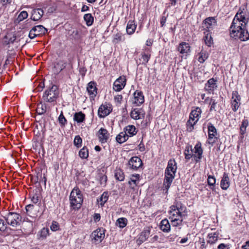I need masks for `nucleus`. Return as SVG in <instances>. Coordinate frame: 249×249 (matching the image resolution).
Returning <instances> with one entry per match:
<instances>
[{
  "label": "nucleus",
  "mask_w": 249,
  "mask_h": 249,
  "mask_svg": "<svg viewBox=\"0 0 249 249\" xmlns=\"http://www.w3.org/2000/svg\"><path fill=\"white\" fill-rule=\"evenodd\" d=\"M28 13L25 11H23L19 14L17 19L19 21H21L24 19L28 17Z\"/></svg>",
  "instance_id": "obj_48"
},
{
  "label": "nucleus",
  "mask_w": 249,
  "mask_h": 249,
  "mask_svg": "<svg viewBox=\"0 0 249 249\" xmlns=\"http://www.w3.org/2000/svg\"><path fill=\"white\" fill-rule=\"evenodd\" d=\"M86 71H87V70L85 68H80V70H79V73H80V75L82 77H84L85 75Z\"/></svg>",
  "instance_id": "obj_62"
},
{
  "label": "nucleus",
  "mask_w": 249,
  "mask_h": 249,
  "mask_svg": "<svg viewBox=\"0 0 249 249\" xmlns=\"http://www.w3.org/2000/svg\"><path fill=\"white\" fill-rule=\"evenodd\" d=\"M84 19L87 26H91L93 22L94 18L91 14H86L84 16Z\"/></svg>",
  "instance_id": "obj_39"
},
{
  "label": "nucleus",
  "mask_w": 249,
  "mask_h": 249,
  "mask_svg": "<svg viewBox=\"0 0 249 249\" xmlns=\"http://www.w3.org/2000/svg\"><path fill=\"white\" fill-rule=\"evenodd\" d=\"M58 121L62 126H65L67 123V120L63 115L62 111L61 112V113L58 117Z\"/></svg>",
  "instance_id": "obj_49"
},
{
  "label": "nucleus",
  "mask_w": 249,
  "mask_h": 249,
  "mask_svg": "<svg viewBox=\"0 0 249 249\" xmlns=\"http://www.w3.org/2000/svg\"><path fill=\"white\" fill-rule=\"evenodd\" d=\"M150 231L151 229L150 227H147L145 228L139 237V241L141 243L145 241L150 235Z\"/></svg>",
  "instance_id": "obj_20"
},
{
  "label": "nucleus",
  "mask_w": 249,
  "mask_h": 249,
  "mask_svg": "<svg viewBox=\"0 0 249 249\" xmlns=\"http://www.w3.org/2000/svg\"><path fill=\"white\" fill-rule=\"evenodd\" d=\"M47 107L45 104L40 102L37 105L36 112L39 115L44 114L46 111Z\"/></svg>",
  "instance_id": "obj_36"
},
{
  "label": "nucleus",
  "mask_w": 249,
  "mask_h": 249,
  "mask_svg": "<svg viewBox=\"0 0 249 249\" xmlns=\"http://www.w3.org/2000/svg\"><path fill=\"white\" fill-rule=\"evenodd\" d=\"M70 200L71 206L74 209L80 208L83 202V197L81 191L78 188H74L71 191Z\"/></svg>",
  "instance_id": "obj_5"
},
{
  "label": "nucleus",
  "mask_w": 249,
  "mask_h": 249,
  "mask_svg": "<svg viewBox=\"0 0 249 249\" xmlns=\"http://www.w3.org/2000/svg\"><path fill=\"white\" fill-rule=\"evenodd\" d=\"M243 249H249V241L246 242V244L242 246Z\"/></svg>",
  "instance_id": "obj_64"
},
{
  "label": "nucleus",
  "mask_w": 249,
  "mask_h": 249,
  "mask_svg": "<svg viewBox=\"0 0 249 249\" xmlns=\"http://www.w3.org/2000/svg\"><path fill=\"white\" fill-rule=\"evenodd\" d=\"M51 229L53 231H56L59 229V224L56 222L53 221L51 226Z\"/></svg>",
  "instance_id": "obj_53"
},
{
  "label": "nucleus",
  "mask_w": 249,
  "mask_h": 249,
  "mask_svg": "<svg viewBox=\"0 0 249 249\" xmlns=\"http://www.w3.org/2000/svg\"><path fill=\"white\" fill-rule=\"evenodd\" d=\"M128 135L126 133V131H123L120 133L116 138V141L119 143H122L126 141L128 139Z\"/></svg>",
  "instance_id": "obj_25"
},
{
  "label": "nucleus",
  "mask_w": 249,
  "mask_h": 249,
  "mask_svg": "<svg viewBox=\"0 0 249 249\" xmlns=\"http://www.w3.org/2000/svg\"><path fill=\"white\" fill-rule=\"evenodd\" d=\"M142 165V162L141 159L137 156L132 157L128 162L129 168L134 170H137Z\"/></svg>",
  "instance_id": "obj_11"
},
{
  "label": "nucleus",
  "mask_w": 249,
  "mask_h": 249,
  "mask_svg": "<svg viewBox=\"0 0 249 249\" xmlns=\"http://www.w3.org/2000/svg\"><path fill=\"white\" fill-rule=\"evenodd\" d=\"M241 97L236 91H233L232 93L231 108L234 112H236L239 108L241 103Z\"/></svg>",
  "instance_id": "obj_10"
},
{
  "label": "nucleus",
  "mask_w": 249,
  "mask_h": 249,
  "mask_svg": "<svg viewBox=\"0 0 249 249\" xmlns=\"http://www.w3.org/2000/svg\"><path fill=\"white\" fill-rule=\"evenodd\" d=\"M140 56L141 57L139 58L140 63L145 65L148 62L151 54L148 53H142Z\"/></svg>",
  "instance_id": "obj_32"
},
{
  "label": "nucleus",
  "mask_w": 249,
  "mask_h": 249,
  "mask_svg": "<svg viewBox=\"0 0 249 249\" xmlns=\"http://www.w3.org/2000/svg\"><path fill=\"white\" fill-rule=\"evenodd\" d=\"M79 155L82 159H87L89 156V151L86 147H83L79 152Z\"/></svg>",
  "instance_id": "obj_45"
},
{
  "label": "nucleus",
  "mask_w": 249,
  "mask_h": 249,
  "mask_svg": "<svg viewBox=\"0 0 249 249\" xmlns=\"http://www.w3.org/2000/svg\"><path fill=\"white\" fill-rule=\"evenodd\" d=\"M193 151L192 146H187L186 147L184 152L186 159L189 160L193 156Z\"/></svg>",
  "instance_id": "obj_38"
},
{
  "label": "nucleus",
  "mask_w": 249,
  "mask_h": 249,
  "mask_svg": "<svg viewBox=\"0 0 249 249\" xmlns=\"http://www.w3.org/2000/svg\"><path fill=\"white\" fill-rule=\"evenodd\" d=\"M186 207L180 201L177 200L170 207L169 211L171 224L173 227L180 226L182 224L183 217L186 215Z\"/></svg>",
  "instance_id": "obj_2"
},
{
  "label": "nucleus",
  "mask_w": 249,
  "mask_h": 249,
  "mask_svg": "<svg viewBox=\"0 0 249 249\" xmlns=\"http://www.w3.org/2000/svg\"><path fill=\"white\" fill-rule=\"evenodd\" d=\"M85 118V115L82 112H76L74 115L73 119L78 123H82Z\"/></svg>",
  "instance_id": "obj_35"
},
{
  "label": "nucleus",
  "mask_w": 249,
  "mask_h": 249,
  "mask_svg": "<svg viewBox=\"0 0 249 249\" xmlns=\"http://www.w3.org/2000/svg\"><path fill=\"white\" fill-rule=\"evenodd\" d=\"M47 31V30L42 25H39L35 26L33 28L32 32H36V34L37 36L41 34H45Z\"/></svg>",
  "instance_id": "obj_33"
},
{
  "label": "nucleus",
  "mask_w": 249,
  "mask_h": 249,
  "mask_svg": "<svg viewBox=\"0 0 249 249\" xmlns=\"http://www.w3.org/2000/svg\"><path fill=\"white\" fill-rule=\"evenodd\" d=\"M218 233L215 232L213 233H210L207 236V242L208 243L213 244L215 243L218 240Z\"/></svg>",
  "instance_id": "obj_29"
},
{
  "label": "nucleus",
  "mask_w": 249,
  "mask_h": 249,
  "mask_svg": "<svg viewBox=\"0 0 249 249\" xmlns=\"http://www.w3.org/2000/svg\"><path fill=\"white\" fill-rule=\"evenodd\" d=\"M98 133L100 142L101 143L107 142L109 138V134L108 133L107 129L103 128H101L99 129Z\"/></svg>",
  "instance_id": "obj_16"
},
{
  "label": "nucleus",
  "mask_w": 249,
  "mask_h": 249,
  "mask_svg": "<svg viewBox=\"0 0 249 249\" xmlns=\"http://www.w3.org/2000/svg\"><path fill=\"white\" fill-rule=\"evenodd\" d=\"M134 103L137 106L142 104L144 101V96L142 91H136L134 93Z\"/></svg>",
  "instance_id": "obj_18"
},
{
  "label": "nucleus",
  "mask_w": 249,
  "mask_h": 249,
  "mask_svg": "<svg viewBox=\"0 0 249 249\" xmlns=\"http://www.w3.org/2000/svg\"><path fill=\"white\" fill-rule=\"evenodd\" d=\"M127 223V220L126 218L121 217L118 218L116 222V226L119 227L120 228H123L125 227Z\"/></svg>",
  "instance_id": "obj_37"
},
{
  "label": "nucleus",
  "mask_w": 249,
  "mask_h": 249,
  "mask_svg": "<svg viewBox=\"0 0 249 249\" xmlns=\"http://www.w3.org/2000/svg\"><path fill=\"white\" fill-rule=\"evenodd\" d=\"M160 228L163 232H169L171 228L169 221L167 219H163L160 222Z\"/></svg>",
  "instance_id": "obj_28"
},
{
  "label": "nucleus",
  "mask_w": 249,
  "mask_h": 249,
  "mask_svg": "<svg viewBox=\"0 0 249 249\" xmlns=\"http://www.w3.org/2000/svg\"><path fill=\"white\" fill-rule=\"evenodd\" d=\"M111 111L110 107L107 105H102L98 109V116L100 118H104Z\"/></svg>",
  "instance_id": "obj_12"
},
{
  "label": "nucleus",
  "mask_w": 249,
  "mask_h": 249,
  "mask_svg": "<svg viewBox=\"0 0 249 249\" xmlns=\"http://www.w3.org/2000/svg\"><path fill=\"white\" fill-rule=\"evenodd\" d=\"M125 40L124 35H123L120 32H118L117 34L113 35L112 42L113 43L116 44H118L121 42H124Z\"/></svg>",
  "instance_id": "obj_24"
},
{
  "label": "nucleus",
  "mask_w": 249,
  "mask_h": 249,
  "mask_svg": "<svg viewBox=\"0 0 249 249\" xmlns=\"http://www.w3.org/2000/svg\"><path fill=\"white\" fill-rule=\"evenodd\" d=\"M4 217L7 224L14 227L19 225L21 220V216L20 214L14 212L9 213Z\"/></svg>",
  "instance_id": "obj_7"
},
{
  "label": "nucleus",
  "mask_w": 249,
  "mask_h": 249,
  "mask_svg": "<svg viewBox=\"0 0 249 249\" xmlns=\"http://www.w3.org/2000/svg\"><path fill=\"white\" fill-rule=\"evenodd\" d=\"M208 53L206 51L202 50L197 55V56H198L197 60L200 63H203L208 58Z\"/></svg>",
  "instance_id": "obj_31"
},
{
  "label": "nucleus",
  "mask_w": 249,
  "mask_h": 249,
  "mask_svg": "<svg viewBox=\"0 0 249 249\" xmlns=\"http://www.w3.org/2000/svg\"><path fill=\"white\" fill-rule=\"evenodd\" d=\"M205 24L207 25V28H211V26L216 24V20L213 17H209L206 18L204 20Z\"/></svg>",
  "instance_id": "obj_42"
},
{
  "label": "nucleus",
  "mask_w": 249,
  "mask_h": 249,
  "mask_svg": "<svg viewBox=\"0 0 249 249\" xmlns=\"http://www.w3.org/2000/svg\"><path fill=\"white\" fill-rule=\"evenodd\" d=\"M43 14V10L41 8L34 9L32 12L31 19L34 21H37L41 18Z\"/></svg>",
  "instance_id": "obj_21"
},
{
  "label": "nucleus",
  "mask_w": 249,
  "mask_h": 249,
  "mask_svg": "<svg viewBox=\"0 0 249 249\" xmlns=\"http://www.w3.org/2000/svg\"><path fill=\"white\" fill-rule=\"evenodd\" d=\"M195 156L197 157L198 159L202 158V155L203 153V150L201 148V144L200 142H198L196 144L195 147Z\"/></svg>",
  "instance_id": "obj_30"
},
{
  "label": "nucleus",
  "mask_w": 249,
  "mask_h": 249,
  "mask_svg": "<svg viewBox=\"0 0 249 249\" xmlns=\"http://www.w3.org/2000/svg\"><path fill=\"white\" fill-rule=\"evenodd\" d=\"M96 86V84L94 82L91 81L88 83L87 87V90L92 98L95 97L97 94V88Z\"/></svg>",
  "instance_id": "obj_15"
},
{
  "label": "nucleus",
  "mask_w": 249,
  "mask_h": 249,
  "mask_svg": "<svg viewBox=\"0 0 249 249\" xmlns=\"http://www.w3.org/2000/svg\"><path fill=\"white\" fill-rule=\"evenodd\" d=\"M107 181V177L105 175H102L100 177V184L103 186H105L106 184Z\"/></svg>",
  "instance_id": "obj_52"
},
{
  "label": "nucleus",
  "mask_w": 249,
  "mask_h": 249,
  "mask_svg": "<svg viewBox=\"0 0 249 249\" xmlns=\"http://www.w3.org/2000/svg\"><path fill=\"white\" fill-rule=\"evenodd\" d=\"M82 140L81 137L79 136H76L74 138L73 143L75 146L77 147H80L81 146V143Z\"/></svg>",
  "instance_id": "obj_47"
},
{
  "label": "nucleus",
  "mask_w": 249,
  "mask_h": 249,
  "mask_svg": "<svg viewBox=\"0 0 249 249\" xmlns=\"http://www.w3.org/2000/svg\"><path fill=\"white\" fill-rule=\"evenodd\" d=\"M249 19L246 18L243 12L238 11L235 16L230 27V35L235 39H239L241 41L249 39V34L246 29V25Z\"/></svg>",
  "instance_id": "obj_1"
},
{
  "label": "nucleus",
  "mask_w": 249,
  "mask_h": 249,
  "mask_svg": "<svg viewBox=\"0 0 249 249\" xmlns=\"http://www.w3.org/2000/svg\"><path fill=\"white\" fill-rule=\"evenodd\" d=\"M6 224L3 220L0 219V231H4L6 229Z\"/></svg>",
  "instance_id": "obj_56"
},
{
  "label": "nucleus",
  "mask_w": 249,
  "mask_h": 249,
  "mask_svg": "<svg viewBox=\"0 0 249 249\" xmlns=\"http://www.w3.org/2000/svg\"><path fill=\"white\" fill-rule=\"evenodd\" d=\"M65 67V64L61 61H58L53 64L52 68L54 74H58Z\"/></svg>",
  "instance_id": "obj_22"
},
{
  "label": "nucleus",
  "mask_w": 249,
  "mask_h": 249,
  "mask_svg": "<svg viewBox=\"0 0 249 249\" xmlns=\"http://www.w3.org/2000/svg\"><path fill=\"white\" fill-rule=\"evenodd\" d=\"M33 31V28L31 29V30L30 31L29 36L31 39H33L35 37L37 36V34H36V32H32Z\"/></svg>",
  "instance_id": "obj_58"
},
{
  "label": "nucleus",
  "mask_w": 249,
  "mask_h": 249,
  "mask_svg": "<svg viewBox=\"0 0 249 249\" xmlns=\"http://www.w3.org/2000/svg\"><path fill=\"white\" fill-rule=\"evenodd\" d=\"M249 125V121L247 119H244L242 121L241 125L240 126V134L244 135L246 132V128Z\"/></svg>",
  "instance_id": "obj_41"
},
{
  "label": "nucleus",
  "mask_w": 249,
  "mask_h": 249,
  "mask_svg": "<svg viewBox=\"0 0 249 249\" xmlns=\"http://www.w3.org/2000/svg\"><path fill=\"white\" fill-rule=\"evenodd\" d=\"M115 177L117 180L121 181H123L124 178V172L121 169H118L116 170Z\"/></svg>",
  "instance_id": "obj_44"
},
{
  "label": "nucleus",
  "mask_w": 249,
  "mask_h": 249,
  "mask_svg": "<svg viewBox=\"0 0 249 249\" xmlns=\"http://www.w3.org/2000/svg\"><path fill=\"white\" fill-rule=\"evenodd\" d=\"M105 230L103 228H99L92 232L91 235L92 241L95 243H99L104 239Z\"/></svg>",
  "instance_id": "obj_8"
},
{
  "label": "nucleus",
  "mask_w": 249,
  "mask_h": 249,
  "mask_svg": "<svg viewBox=\"0 0 249 249\" xmlns=\"http://www.w3.org/2000/svg\"><path fill=\"white\" fill-rule=\"evenodd\" d=\"M130 115L135 120L142 119L144 117L143 111L141 109H134L131 111Z\"/></svg>",
  "instance_id": "obj_19"
},
{
  "label": "nucleus",
  "mask_w": 249,
  "mask_h": 249,
  "mask_svg": "<svg viewBox=\"0 0 249 249\" xmlns=\"http://www.w3.org/2000/svg\"><path fill=\"white\" fill-rule=\"evenodd\" d=\"M122 98V95H117L114 97V100L117 103H121Z\"/></svg>",
  "instance_id": "obj_57"
},
{
  "label": "nucleus",
  "mask_w": 249,
  "mask_h": 249,
  "mask_svg": "<svg viewBox=\"0 0 249 249\" xmlns=\"http://www.w3.org/2000/svg\"><path fill=\"white\" fill-rule=\"evenodd\" d=\"M94 220L95 222L99 221L100 220L101 216L99 213H95L94 214Z\"/></svg>",
  "instance_id": "obj_63"
},
{
  "label": "nucleus",
  "mask_w": 249,
  "mask_h": 249,
  "mask_svg": "<svg viewBox=\"0 0 249 249\" xmlns=\"http://www.w3.org/2000/svg\"><path fill=\"white\" fill-rule=\"evenodd\" d=\"M45 79H43V80L42 81L36 82V84H37V89L38 91H42L43 88L45 87Z\"/></svg>",
  "instance_id": "obj_51"
},
{
  "label": "nucleus",
  "mask_w": 249,
  "mask_h": 249,
  "mask_svg": "<svg viewBox=\"0 0 249 249\" xmlns=\"http://www.w3.org/2000/svg\"><path fill=\"white\" fill-rule=\"evenodd\" d=\"M49 229L43 228L40 232V237L42 238H46L49 235Z\"/></svg>",
  "instance_id": "obj_50"
},
{
  "label": "nucleus",
  "mask_w": 249,
  "mask_h": 249,
  "mask_svg": "<svg viewBox=\"0 0 249 249\" xmlns=\"http://www.w3.org/2000/svg\"><path fill=\"white\" fill-rule=\"evenodd\" d=\"M31 200L32 202L35 204H36L39 202V197L37 194H34L31 197Z\"/></svg>",
  "instance_id": "obj_54"
},
{
  "label": "nucleus",
  "mask_w": 249,
  "mask_h": 249,
  "mask_svg": "<svg viewBox=\"0 0 249 249\" xmlns=\"http://www.w3.org/2000/svg\"><path fill=\"white\" fill-rule=\"evenodd\" d=\"M178 49L180 53L185 56H187L190 52V46L189 44L185 42H181L179 44Z\"/></svg>",
  "instance_id": "obj_13"
},
{
  "label": "nucleus",
  "mask_w": 249,
  "mask_h": 249,
  "mask_svg": "<svg viewBox=\"0 0 249 249\" xmlns=\"http://www.w3.org/2000/svg\"><path fill=\"white\" fill-rule=\"evenodd\" d=\"M126 84V79H116L113 83V89L120 91L124 88Z\"/></svg>",
  "instance_id": "obj_14"
},
{
  "label": "nucleus",
  "mask_w": 249,
  "mask_h": 249,
  "mask_svg": "<svg viewBox=\"0 0 249 249\" xmlns=\"http://www.w3.org/2000/svg\"><path fill=\"white\" fill-rule=\"evenodd\" d=\"M166 19H167L166 17L164 16H162V17L161 18L160 22L161 27H163L165 25L166 21Z\"/></svg>",
  "instance_id": "obj_60"
},
{
  "label": "nucleus",
  "mask_w": 249,
  "mask_h": 249,
  "mask_svg": "<svg viewBox=\"0 0 249 249\" xmlns=\"http://www.w3.org/2000/svg\"><path fill=\"white\" fill-rule=\"evenodd\" d=\"M177 162L175 159H171L168 162L167 167L165 171V178L162 190L167 194L171 184L175 178L177 171Z\"/></svg>",
  "instance_id": "obj_3"
},
{
  "label": "nucleus",
  "mask_w": 249,
  "mask_h": 249,
  "mask_svg": "<svg viewBox=\"0 0 249 249\" xmlns=\"http://www.w3.org/2000/svg\"><path fill=\"white\" fill-rule=\"evenodd\" d=\"M217 248L218 249H229V248L228 247V246L223 243L219 244Z\"/></svg>",
  "instance_id": "obj_61"
},
{
  "label": "nucleus",
  "mask_w": 249,
  "mask_h": 249,
  "mask_svg": "<svg viewBox=\"0 0 249 249\" xmlns=\"http://www.w3.org/2000/svg\"><path fill=\"white\" fill-rule=\"evenodd\" d=\"M46 87L49 89L45 91L43 95V98L48 102H53L55 101L59 94L57 87L53 84L52 80H49L48 83H46Z\"/></svg>",
  "instance_id": "obj_4"
},
{
  "label": "nucleus",
  "mask_w": 249,
  "mask_h": 249,
  "mask_svg": "<svg viewBox=\"0 0 249 249\" xmlns=\"http://www.w3.org/2000/svg\"><path fill=\"white\" fill-rule=\"evenodd\" d=\"M137 25L135 24L134 20H129L127 22L126 26V32L128 35H132L136 29Z\"/></svg>",
  "instance_id": "obj_23"
},
{
  "label": "nucleus",
  "mask_w": 249,
  "mask_h": 249,
  "mask_svg": "<svg viewBox=\"0 0 249 249\" xmlns=\"http://www.w3.org/2000/svg\"><path fill=\"white\" fill-rule=\"evenodd\" d=\"M201 110L200 108L197 107L195 110L191 111L189 119L187 121V130L189 131H192L194 129V125L199 120V117L200 115Z\"/></svg>",
  "instance_id": "obj_6"
},
{
  "label": "nucleus",
  "mask_w": 249,
  "mask_h": 249,
  "mask_svg": "<svg viewBox=\"0 0 249 249\" xmlns=\"http://www.w3.org/2000/svg\"><path fill=\"white\" fill-rule=\"evenodd\" d=\"M38 208V205L35 206L33 204H29L26 206V211L28 215L30 216L34 217L36 214L35 213V209H36Z\"/></svg>",
  "instance_id": "obj_27"
},
{
  "label": "nucleus",
  "mask_w": 249,
  "mask_h": 249,
  "mask_svg": "<svg viewBox=\"0 0 249 249\" xmlns=\"http://www.w3.org/2000/svg\"><path fill=\"white\" fill-rule=\"evenodd\" d=\"M136 127L133 125H129L125 127L124 131H126L127 134H129L130 136H133L136 134L137 131Z\"/></svg>",
  "instance_id": "obj_34"
},
{
  "label": "nucleus",
  "mask_w": 249,
  "mask_h": 249,
  "mask_svg": "<svg viewBox=\"0 0 249 249\" xmlns=\"http://www.w3.org/2000/svg\"><path fill=\"white\" fill-rule=\"evenodd\" d=\"M207 182L208 185L210 186V188L213 190L214 191L215 188V184L216 182V179L215 178L212 176H208V179H207Z\"/></svg>",
  "instance_id": "obj_40"
},
{
  "label": "nucleus",
  "mask_w": 249,
  "mask_h": 249,
  "mask_svg": "<svg viewBox=\"0 0 249 249\" xmlns=\"http://www.w3.org/2000/svg\"><path fill=\"white\" fill-rule=\"evenodd\" d=\"M209 143L213 145L217 139V130L214 126L211 123L208 124Z\"/></svg>",
  "instance_id": "obj_9"
},
{
  "label": "nucleus",
  "mask_w": 249,
  "mask_h": 249,
  "mask_svg": "<svg viewBox=\"0 0 249 249\" xmlns=\"http://www.w3.org/2000/svg\"><path fill=\"white\" fill-rule=\"evenodd\" d=\"M230 181L228 174L227 173H224L222 178L220 186L223 190H226L230 186Z\"/></svg>",
  "instance_id": "obj_17"
},
{
  "label": "nucleus",
  "mask_w": 249,
  "mask_h": 249,
  "mask_svg": "<svg viewBox=\"0 0 249 249\" xmlns=\"http://www.w3.org/2000/svg\"><path fill=\"white\" fill-rule=\"evenodd\" d=\"M140 175L139 174H135L132 175L131 178H130V180L129 181V184L131 185V182L134 183L135 186L137 185V182L140 179Z\"/></svg>",
  "instance_id": "obj_46"
},
{
  "label": "nucleus",
  "mask_w": 249,
  "mask_h": 249,
  "mask_svg": "<svg viewBox=\"0 0 249 249\" xmlns=\"http://www.w3.org/2000/svg\"><path fill=\"white\" fill-rule=\"evenodd\" d=\"M216 80L215 79H209L206 84L205 89L206 90L212 91L217 87L216 84Z\"/></svg>",
  "instance_id": "obj_26"
},
{
  "label": "nucleus",
  "mask_w": 249,
  "mask_h": 249,
  "mask_svg": "<svg viewBox=\"0 0 249 249\" xmlns=\"http://www.w3.org/2000/svg\"><path fill=\"white\" fill-rule=\"evenodd\" d=\"M138 147L139 150L141 152L144 151L145 149L144 145L142 142V141L138 145Z\"/></svg>",
  "instance_id": "obj_59"
},
{
  "label": "nucleus",
  "mask_w": 249,
  "mask_h": 249,
  "mask_svg": "<svg viewBox=\"0 0 249 249\" xmlns=\"http://www.w3.org/2000/svg\"><path fill=\"white\" fill-rule=\"evenodd\" d=\"M210 104L211 105L210 110H215V106L217 104V102H216L215 100L211 99Z\"/></svg>",
  "instance_id": "obj_55"
},
{
  "label": "nucleus",
  "mask_w": 249,
  "mask_h": 249,
  "mask_svg": "<svg viewBox=\"0 0 249 249\" xmlns=\"http://www.w3.org/2000/svg\"><path fill=\"white\" fill-rule=\"evenodd\" d=\"M108 197V194L107 192H105L100 197L97 201H100V205L103 206L104 204L107 201Z\"/></svg>",
  "instance_id": "obj_43"
}]
</instances>
